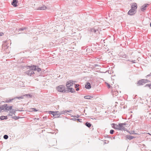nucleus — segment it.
<instances>
[{
    "mask_svg": "<svg viewBox=\"0 0 151 151\" xmlns=\"http://www.w3.org/2000/svg\"><path fill=\"white\" fill-rule=\"evenodd\" d=\"M137 7V3H133L131 5V9L129 10L128 12V14L130 15H132L134 14L136 12Z\"/></svg>",
    "mask_w": 151,
    "mask_h": 151,
    "instance_id": "1",
    "label": "nucleus"
},
{
    "mask_svg": "<svg viewBox=\"0 0 151 151\" xmlns=\"http://www.w3.org/2000/svg\"><path fill=\"white\" fill-rule=\"evenodd\" d=\"M58 91L60 92L66 93V90L65 86L63 85L59 86L57 88Z\"/></svg>",
    "mask_w": 151,
    "mask_h": 151,
    "instance_id": "2",
    "label": "nucleus"
},
{
    "mask_svg": "<svg viewBox=\"0 0 151 151\" xmlns=\"http://www.w3.org/2000/svg\"><path fill=\"white\" fill-rule=\"evenodd\" d=\"M49 113L52 114L53 116H57L55 117L57 118L59 117L60 115L61 114H59L60 113V112H59L58 111H49Z\"/></svg>",
    "mask_w": 151,
    "mask_h": 151,
    "instance_id": "3",
    "label": "nucleus"
},
{
    "mask_svg": "<svg viewBox=\"0 0 151 151\" xmlns=\"http://www.w3.org/2000/svg\"><path fill=\"white\" fill-rule=\"evenodd\" d=\"M2 105L3 106L2 108L4 111H9L11 110L12 108V106H8L7 104H5Z\"/></svg>",
    "mask_w": 151,
    "mask_h": 151,
    "instance_id": "4",
    "label": "nucleus"
},
{
    "mask_svg": "<svg viewBox=\"0 0 151 151\" xmlns=\"http://www.w3.org/2000/svg\"><path fill=\"white\" fill-rule=\"evenodd\" d=\"M76 82V81H73L72 80H70L67 82L66 84V86L67 88H70V87L72 86L73 84H74L73 83Z\"/></svg>",
    "mask_w": 151,
    "mask_h": 151,
    "instance_id": "5",
    "label": "nucleus"
},
{
    "mask_svg": "<svg viewBox=\"0 0 151 151\" xmlns=\"http://www.w3.org/2000/svg\"><path fill=\"white\" fill-rule=\"evenodd\" d=\"M27 67V69H29L30 70L32 71L36 70V66L34 65H32L31 66H28Z\"/></svg>",
    "mask_w": 151,
    "mask_h": 151,
    "instance_id": "6",
    "label": "nucleus"
},
{
    "mask_svg": "<svg viewBox=\"0 0 151 151\" xmlns=\"http://www.w3.org/2000/svg\"><path fill=\"white\" fill-rule=\"evenodd\" d=\"M67 90H66V93H68L69 92H71V93H74L75 91L74 89L72 88H67Z\"/></svg>",
    "mask_w": 151,
    "mask_h": 151,
    "instance_id": "7",
    "label": "nucleus"
},
{
    "mask_svg": "<svg viewBox=\"0 0 151 151\" xmlns=\"http://www.w3.org/2000/svg\"><path fill=\"white\" fill-rule=\"evenodd\" d=\"M149 5V4H145L141 6V9L142 11L144 12L145 10L146 9V8L147 7V6Z\"/></svg>",
    "mask_w": 151,
    "mask_h": 151,
    "instance_id": "8",
    "label": "nucleus"
},
{
    "mask_svg": "<svg viewBox=\"0 0 151 151\" xmlns=\"http://www.w3.org/2000/svg\"><path fill=\"white\" fill-rule=\"evenodd\" d=\"M122 124V123H119V130H125V127Z\"/></svg>",
    "mask_w": 151,
    "mask_h": 151,
    "instance_id": "9",
    "label": "nucleus"
},
{
    "mask_svg": "<svg viewBox=\"0 0 151 151\" xmlns=\"http://www.w3.org/2000/svg\"><path fill=\"white\" fill-rule=\"evenodd\" d=\"M18 2L17 0H13L12 2V4L14 7H16L17 6V4Z\"/></svg>",
    "mask_w": 151,
    "mask_h": 151,
    "instance_id": "10",
    "label": "nucleus"
},
{
    "mask_svg": "<svg viewBox=\"0 0 151 151\" xmlns=\"http://www.w3.org/2000/svg\"><path fill=\"white\" fill-rule=\"evenodd\" d=\"M26 73L28 75L30 76H32L33 74L35 73L32 70H29L26 72Z\"/></svg>",
    "mask_w": 151,
    "mask_h": 151,
    "instance_id": "11",
    "label": "nucleus"
},
{
    "mask_svg": "<svg viewBox=\"0 0 151 151\" xmlns=\"http://www.w3.org/2000/svg\"><path fill=\"white\" fill-rule=\"evenodd\" d=\"M144 83V82L143 81V79H142L138 81L137 83V85L138 86H139L143 85Z\"/></svg>",
    "mask_w": 151,
    "mask_h": 151,
    "instance_id": "12",
    "label": "nucleus"
},
{
    "mask_svg": "<svg viewBox=\"0 0 151 151\" xmlns=\"http://www.w3.org/2000/svg\"><path fill=\"white\" fill-rule=\"evenodd\" d=\"M85 87L87 89H90L91 88V86L90 83L87 82L85 85Z\"/></svg>",
    "mask_w": 151,
    "mask_h": 151,
    "instance_id": "13",
    "label": "nucleus"
},
{
    "mask_svg": "<svg viewBox=\"0 0 151 151\" xmlns=\"http://www.w3.org/2000/svg\"><path fill=\"white\" fill-rule=\"evenodd\" d=\"M47 9V7L45 5H43L39 7L37 9V10H44Z\"/></svg>",
    "mask_w": 151,
    "mask_h": 151,
    "instance_id": "14",
    "label": "nucleus"
},
{
    "mask_svg": "<svg viewBox=\"0 0 151 151\" xmlns=\"http://www.w3.org/2000/svg\"><path fill=\"white\" fill-rule=\"evenodd\" d=\"M112 124L113 125V126H112L113 128L115 129H117L119 130V124L117 125L116 124Z\"/></svg>",
    "mask_w": 151,
    "mask_h": 151,
    "instance_id": "15",
    "label": "nucleus"
},
{
    "mask_svg": "<svg viewBox=\"0 0 151 151\" xmlns=\"http://www.w3.org/2000/svg\"><path fill=\"white\" fill-rule=\"evenodd\" d=\"M126 137L127 139H129L130 140H132L133 139V138H135L134 137L130 135H127L126 136Z\"/></svg>",
    "mask_w": 151,
    "mask_h": 151,
    "instance_id": "16",
    "label": "nucleus"
},
{
    "mask_svg": "<svg viewBox=\"0 0 151 151\" xmlns=\"http://www.w3.org/2000/svg\"><path fill=\"white\" fill-rule=\"evenodd\" d=\"M15 99V97L12 99H8L6 100L5 102L6 103H10L12 102L13 100H14Z\"/></svg>",
    "mask_w": 151,
    "mask_h": 151,
    "instance_id": "17",
    "label": "nucleus"
},
{
    "mask_svg": "<svg viewBox=\"0 0 151 151\" xmlns=\"http://www.w3.org/2000/svg\"><path fill=\"white\" fill-rule=\"evenodd\" d=\"M84 98L85 99H90L93 98V97L90 96H84Z\"/></svg>",
    "mask_w": 151,
    "mask_h": 151,
    "instance_id": "18",
    "label": "nucleus"
},
{
    "mask_svg": "<svg viewBox=\"0 0 151 151\" xmlns=\"http://www.w3.org/2000/svg\"><path fill=\"white\" fill-rule=\"evenodd\" d=\"M7 119V116H1L0 117V119L1 120H3L4 119Z\"/></svg>",
    "mask_w": 151,
    "mask_h": 151,
    "instance_id": "19",
    "label": "nucleus"
},
{
    "mask_svg": "<svg viewBox=\"0 0 151 151\" xmlns=\"http://www.w3.org/2000/svg\"><path fill=\"white\" fill-rule=\"evenodd\" d=\"M24 96L25 97V98H31L32 96L29 94L24 95Z\"/></svg>",
    "mask_w": 151,
    "mask_h": 151,
    "instance_id": "20",
    "label": "nucleus"
},
{
    "mask_svg": "<svg viewBox=\"0 0 151 151\" xmlns=\"http://www.w3.org/2000/svg\"><path fill=\"white\" fill-rule=\"evenodd\" d=\"M15 99H18L20 100L21 99H24L25 98V97L24 96V95H23L21 96L17 97H15Z\"/></svg>",
    "mask_w": 151,
    "mask_h": 151,
    "instance_id": "21",
    "label": "nucleus"
},
{
    "mask_svg": "<svg viewBox=\"0 0 151 151\" xmlns=\"http://www.w3.org/2000/svg\"><path fill=\"white\" fill-rule=\"evenodd\" d=\"M85 125L89 128L91 126V124L88 122H86Z\"/></svg>",
    "mask_w": 151,
    "mask_h": 151,
    "instance_id": "22",
    "label": "nucleus"
},
{
    "mask_svg": "<svg viewBox=\"0 0 151 151\" xmlns=\"http://www.w3.org/2000/svg\"><path fill=\"white\" fill-rule=\"evenodd\" d=\"M11 110V111H10V113L12 114H14V115L15 114V112L17 111V110H15V109H12Z\"/></svg>",
    "mask_w": 151,
    "mask_h": 151,
    "instance_id": "23",
    "label": "nucleus"
},
{
    "mask_svg": "<svg viewBox=\"0 0 151 151\" xmlns=\"http://www.w3.org/2000/svg\"><path fill=\"white\" fill-rule=\"evenodd\" d=\"M20 118L19 116H13L12 117V118L15 120H17V119H19Z\"/></svg>",
    "mask_w": 151,
    "mask_h": 151,
    "instance_id": "24",
    "label": "nucleus"
},
{
    "mask_svg": "<svg viewBox=\"0 0 151 151\" xmlns=\"http://www.w3.org/2000/svg\"><path fill=\"white\" fill-rule=\"evenodd\" d=\"M143 79V81H144V83H146L149 82L150 81H149V80H147V79Z\"/></svg>",
    "mask_w": 151,
    "mask_h": 151,
    "instance_id": "25",
    "label": "nucleus"
},
{
    "mask_svg": "<svg viewBox=\"0 0 151 151\" xmlns=\"http://www.w3.org/2000/svg\"><path fill=\"white\" fill-rule=\"evenodd\" d=\"M27 29V27H22V28H20L19 29V30L20 31H23L25 29Z\"/></svg>",
    "mask_w": 151,
    "mask_h": 151,
    "instance_id": "26",
    "label": "nucleus"
},
{
    "mask_svg": "<svg viewBox=\"0 0 151 151\" xmlns=\"http://www.w3.org/2000/svg\"><path fill=\"white\" fill-rule=\"evenodd\" d=\"M122 57L125 59H127V56L126 55L124 54L122 55Z\"/></svg>",
    "mask_w": 151,
    "mask_h": 151,
    "instance_id": "27",
    "label": "nucleus"
},
{
    "mask_svg": "<svg viewBox=\"0 0 151 151\" xmlns=\"http://www.w3.org/2000/svg\"><path fill=\"white\" fill-rule=\"evenodd\" d=\"M4 138L5 139H8V136L7 135H4Z\"/></svg>",
    "mask_w": 151,
    "mask_h": 151,
    "instance_id": "28",
    "label": "nucleus"
},
{
    "mask_svg": "<svg viewBox=\"0 0 151 151\" xmlns=\"http://www.w3.org/2000/svg\"><path fill=\"white\" fill-rule=\"evenodd\" d=\"M99 32V30L96 28L95 29V30L94 33L96 34H97Z\"/></svg>",
    "mask_w": 151,
    "mask_h": 151,
    "instance_id": "29",
    "label": "nucleus"
},
{
    "mask_svg": "<svg viewBox=\"0 0 151 151\" xmlns=\"http://www.w3.org/2000/svg\"><path fill=\"white\" fill-rule=\"evenodd\" d=\"M2 46L3 47L5 46L6 47V49H7L8 48V47H9V46H7V45H6V44H3Z\"/></svg>",
    "mask_w": 151,
    "mask_h": 151,
    "instance_id": "30",
    "label": "nucleus"
},
{
    "mask_svg": "<svg viewBox=\"0 0 151 151\" xmlns=\"http://www.w3.org/2000/svg\"><path fill=\"white\" fill-rule=\"evenodd\" d=\"M60 112V114H65V113H67V112H66L65 110V111H61Z\"/></svg>",
    "mask_w": 151,
    "mask_h": 151,
    "instance_id": "31",
    "label": "nucleus"
},
{
    "mask_svg": "<svg viewBox=\"0 0 151 151\" xmlns=\"http://www.w3.org/2000/svg\"><path fill=\"white\" fill-rule=\"evenodd\" d=\"M71 117H76L78 118L80 117V115L78 114H77L76 116H71Z\"/></svg>",
    "mask_w": 151,
    "mask_h": 151,
    "instance_id": "32",
    "label": "nucleus"
},
{
    "mask_svg": "<svg viewBox=\"0 0 151 151\" xmlns=\"http://www.w3.org/2000/svg\"><path fill=\"white\" fill-rule=\"evenodd\" d=\"M134 131H131V132H129V133L131 134H136L134 133Z\"/></svg>",
    "mask_w": 151,
    "mask_h": 151,
    "instance_id": "33",
    "label": "nucleus"
},
{
    "mask_svg": "<svg viewBox=\"0 0 151 151\" xmlns=\"http://www.w3.org/2000/svg\"><path fill=\"white\" fill-rule=\"evenodd\" d=\"M114 130H113V129H111L110 130V133L111 134H113L114 133Z\"/></svg>",
    "mask_w": 151,
    "mask_h": 151,
    "instance_id": "34",
    "label": "nucleus"
},
{
    "mask_svg": "<svg viewBox=\"0 0 151 151\" xmlns=\"http://www.w3.org/2000/svg\"><path fill=\"white\" fill-rule=\"evenodd\" d=\"M36 70H37L38 72H40L41 70V68H36Z\"/></svg>",
    "mask_w": 151,
    "mask_h": 151,
    "instance_id": "35",
    "label": "nucleus"
},
{
    "mask_svg": "<svg viewBox=\"0 0 151 151\" xmlns=\"http://www.w3.org/2000/svg\"><path fill=\"white\" fill-rule=\"evenodd\" d=\"M70 120H73L74 121H76L77 120V119H76L75 117H74L73 118L70 119Z\"/></svg>",
    "mask_w": 151,
    "mask_h": 151,
    "instance_id": "36",
    "label": "nucleus"
},
{
    "mask_svg": "<svg viewBox=\"0 0 151 151\" xmlns=\"http://www.w3.org/2000/svg\"><path fill=\"white\" fill-rule=\"evenodd\" d=\"M95 28H96V27H95V28H94L91 29V32H94Z\"/></svg>",
    "mask_w": 151,
    "mask_h": 151,
    "instance_id": "37",
    "label": "nucleus"
},
{
    "mask_svg": "<svg viewBox=\"0 0 151 151\" xmlns=\"http://www.w3.org/2000/svg\"><path fill=\"white\" fill-rule=\"evenodd\" d=\"M79 85L78 84H75V87L76 88H77L79 86Z\"/></svg>",
    "mask_w": 151,
    "mask_h": 151,
    "instance_id": "38",
    "label": "nucleus"
},
{
    "mask_svg": "<svg viewBox=\"0 0 151 151\" xmlns=\"http://www.w3.org/2000/svg\"><path fill=\"white\" fill-rule=\"evenodd\" d=\"M2 108H3L2 105L1 106H0V112L1 111H2V110H3V109Z\"/></svg>",
    "mask_w": 151,
    "mask_h": 151,
    "instance_id": "39",
    "label": "nucleus"
},
{
    "mask_svg": "<svg viewBox=\"0 0 151 151\" xmlns=\"http://www.w3.org/2000/svg\"><path fill=\"white\" fill-rule=\"evenodd\" d=\"M106 84H107V86L109 88H110L111 86V85H110V84L107 83H106Z\"/></svg>",
    "mask_w": 151,
    "mask_h": 151,
    "instance_id": "40",
    "label": "nucleus"
},
{
    "mask_svg": "<svg viewBox=\"0 0 151 151\" xmlns=\"http://www.w3.org/2000/svg\"><path fill=\"white\" fill-rule=\"evenodd\" d=\"M81 120H82V119H77V121H78V122H82Z\"/></svg>",
    "mask_w": 151,
    "mask_h": 151,
    "instance_id": "41",
    "label": "nucleus"
},
{
    "mask_svg": "<svg viewBox=\"0 0 151 151\" xmlns=\"http://www.w3.org/2000/svg\"><path fill=\"white\" fill-rule=\"evenodd\" d=\"M72 111V110H65V111H66V112L71 113Z\"/></svg>",
    "mask_w": 151,
    "mask_h": 151,
    "instance_id": "42",
    "label": "nucleus"
},
{
    "mask_svg": "<svg viewBox=\"0 0 151 151\" xmlns=\"http://www.w3.org/2000/svg\"><path fill=\"white\" fill-rule=\"evenodd\" d=\"M150 84H147L145 86V87L147 86L149 88L150 87Z\"/></svg>",
    "mask_w": 151,
    "mask_h": 151,
    "instance_id": "43",
    "label": "nucleus"
},
{
    "mask_svg": "<svg viewBox=\"0 0 151 151\" xmlns=\"http://www.w3.org/2000/svg\"><path fill=\"white\" fill-rule=\"evenodd\" d=\"M151 76V73H150V74H149L148 75H147L146 76V78H147L148 77H149L150 76Z\"/></svg>",
    "mask_w": 151,
    "mask_h": 151,
    "instance_id": "44",
    "label": "nucleus"
},
{
    "mask_svg": "<svg viewBox=\"0 0 151 151\" xmlns=\"http://www.w3.org/2000/svg\"><path fill=\"white\" fill-rule=\"evenodd\" d=\"M3 35H4L3 33L2 32H0V36H2Z\"/></svg>",
    "mask_w": 151,
    "mask_h": 151,
    "instance_id": "45",
    "label": "nucleus"
},
{
    "mask_svg": "<svg viewBox=\"0 0 151 151\" xmlns=\"http://www.w3.org/2000/svg\"><path fill=\"white\" fill-rule=\"evenodd\" d=\"M32 109H33V111H37V110L35 108H33Z\"/></svg>",
    "mask_w": 151,
    "mask_h": 151,
    "instance_id": "46",
    "label": "nucleus"
},
{
    "mask_svg": "<svg viewBox=\"0 0 151 151\" xmlns=\"http://www.w3.org/2000/svg\"><path fill=\"white\" fill-rule=\"evenodd\" d=\"M122 125L123 126H124V125H125L126 124V123H122Z\"/></svg>",
    "mask_w": 151,
    "mask_h": 151,
    "instance_id": "47",
    "label": "nucleus"
},
{
    "mask_svg": "<svg viewBox=\"0 0 151 151\" xmlns=\"http://www.w3.org/2000/svg\"><path fill=\"white\" fill-rule=\"evenodd\" d=\"M79 89L78 87V88H76V90L77 91H79Z\"/></svg>",
    "mask_w": 151,
    "mask_h": 151,
    "instance_id": "48",
    "label": "nucleus"
},
{
    "mask_svg": "<svg viewBox=\"0 0 151 151\" xmlns=\"http://www.w3.org/2000/svg\"><path fill=\"white\" fill-rule=\"evenodd\" d=\"M150 89H151V84H150Z\"/></svg>",
    "mask_w": 151,
    "mask_h": 151,
    "instance_id": "49",
    "label": "nucleus"
},
{
    "mask_svg": "<svg viewBox=\"0 0 151 151\" xmlns=\"http://www.w3.org/2000/svg\"><path fill=\"white\" fill-rule=\"evenodd\" d=\"M150 26L151 27V22H150Z\"/></svg>",
    "mask_w": 151,
    "mask_h": 151,
    "instance_id": "50",
    "label": "nucleus"
},
{
    "mask_svg": "<svg viewBox=\"0 0 151 151\" xmlns=\"http://www.w3.org/2000/svg\"><path fill=\"white\" fill-rule=\"evenodd\" d=\"M132 62H133V63H135V62H134V61H132Z\"/></svg>",
    "mask_w": 151,
    "mask_h": 151,
    "instance_id": "51",
    "label": "nucleus"
},
{
    "mask_svg": "<svg viewBox=\"0 0 151 151\" xmlns=\"http://www.w3.org/2000/svg\"><path fill=\"white\" fill-rule=\"evenodd\" d=\"M18 111H22V110H18Z\"/></svg>",
    "mask_w": 151,
    "mask_h": 151,
    "instance_id": "52",
    "label": "nucleus"
},
{
    "mask_svg": "<svg viewBox=\"0 0 151 151\" xmlns=\"http://www.w3.org/2000/svg\"><path fill=\"white\" fill-rule=\"evenodd\" d=\"M149 114H151V113H149Z\"/></svg>",
    "mask_w": 151,
    "mask_h": 151,
    "instance_id": "53",
    "label": "nucleus"
},
{
    "mask_svg": "<svg viewBox=\"0 0 151 151\" xmlns=\"http://www.w3.org/2000/svg\"><path fill=\"white\" fill-rule=\"evenodd\" d=\"M113 138H114V139H115V137H114Z\"/></svg>",
    "mask_w": 151,
    "mask_h": 151,
    "instance_id": "54",
    "label": "nucleus"
},
{
    "mask_svg": "<svg viewBox=\"0 0 151 151\" xmlns=\"http://www.w3.org/2000/svg\"><path fill=\"white\" fill-rule=\"evenodd\" d=\"M150 118H151V117H150Z\"/></svg>",
    "mask_w": 151,
    "mask_h": 151,
    "instance_id": "55",
    "label": "nucleus"
}]
</instances>
